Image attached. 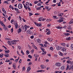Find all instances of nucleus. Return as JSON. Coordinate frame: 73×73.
<instances>
[{
    "label": "nucleus",
    "instance_id": "1",
    "mask_svg": "<svg viewBox=\"0 0 73 73\" xmlns=\"http://www.w3.org/2000/svg\"><path fill=\"white\" fill-rule=\"evenodd\" d=\"M34 24L36 25L37 26V27H41V26H42V25H41V23H38L35 22Z\"/></svg>",
    "mask_w": 73,
    "mask_h": 73
},
{
    "label": "nucleus",
    "instance_id": "2",
    "mask_svg": "<svg viewBox=\"0 0 73 73\" xmlns=\"http://www.w3.org/2000/svg\"><path fill=\"white\" fill-rule=\"evenodd\" d=\"M18 8L20 9H22V8H23V5H22V4H19L18 5Z\"/></svg>",
    "mask_w": 73,
    "mask_h": 73
},
{
    "label": "nucleus",
    "instance_id": "3",
    "mask_svg": "<svg viewBox=\"0 0 73 73\" xmlns=\"http://www.w3.org/2000/svg\"><path fill=\"white\" fill-rule=\"evenodd\" d=\"M55 65L56 66H58L59 67H60V66H61V64L59 62H57L56 63Z\"/></svg>",
    "mask_w": 73,
    "mask_h": 73
},
{
    "label": "nucleus",
    "instance_id": "4",
    "mask_svg": "<svg viewBox=\"0 0 73 73\" xmlns=\"http://www.w3.org/2000/svg\"><path fill=\"white\" fill-rule=\"evenodd\" d=\"M64 21V19L62 18H60V19L58 21L59 23H61V22H62V21Z\"/></svg>",
    "mask_w": 73,
    "mask_h": 73
},
{
    "label": "nucleus",
    "instance_id": "5",
    "mask_svg": "<svg viewBox=\"0 0 73 73\" xmlns=\"http://www.w3.org/2000/svg\"><path fill=\"white\" fill-rule=\"evenodd\" d=\"M0 24H1V25L2 26H3V27H5V25L3 23V21H1V20H0Z\"/></svg>",
    "mask_w": 73,
    "mask_h": 73
},
{
    "label": "nucleus",
    "instance_id": "6",
    "mask_svg": "<svg viewBox=\"0 0 73 73\" xmlns=\"http://www.w3.org/2000/svg\"><path fill=\"white\" fill-rule=\"evenodd\" d=\"M60 49L61 50H62V51H65L66 50V48H64V47H61Z\"/></svg>",
    "mask_w": 73,
    "mask_h": 73
},
{
    "label": "nucleus",
    "instance_id": "7",
    "mask_svg": "<svg viewBox=\"0 0 73 73\" xmlns=\"http://www.w3.org/2000/svg\"><path fill=\"white\" fill-rule=\"evenodd\" d=\"M40 67L42 68V69H44V68H46V66H44V65H40Z\"/></svg>",
    "mask_w": 73,
    "mask_h": 73
},
{
    "label": "nucleus",
    "instance_id": "8",
    "mask_svg": "<svg viewBox=\"0 0 73 73\" xmlns=\"http://www.w3.org/2000/svg\"><path fill=\"white\" fill-rule=\"evenodd\" d=\"M2 11L4 13H5V14H6V13H7V12H6V11H5L4 8H2Z\"/></svg>",
    "mask_w": 73,
    "mask_h": 73
},
{
    "label": "nucleus",
    "instance_id": "9",
    "mask_svg": "<svg viewBox=\"0 0 73 73\" xmlns=\"http://www.w3.org/2000/svg\"><path fill=\"white\" fill-rule=\"evenodd\" d=\"M47 40L48 41H52V40H53V39H52L51 38H47Z\"/></svg>",
    "mask_w": 73,
    "mask_h": 73
},
{
    "label": "nucleus",
    "instance_id": "10",
    "mask_svg": "<svg viewBox=\"0 0 73 73\" xmlns=\"http://www.w3.org/2000/svg\"><path fill=\"white\" fill-rule=\"evenodd\" d=\"M27 33H29V34H30V35L31 34V30H30L27 31Z\"/></svg>",
    "mask_w": 73,
    "mask_h": 73
},
{
    "label": "nucleus",
    "instance_id": "11",
    "mask_svg": "<svg viewBox=\"0 0 73 73\" xmlns=\"http://www.w3.org/2000/svg\"><path fill=\"white\" fill-rule=\"evenodd\" d=\"M31 67H28L27 68V72H29L30 70H31Z\"/></svg>",
    "mask_w": 73,
    "mask_h": 73
},
{
    "label": "nucleus",
    "instance_id": "12",
    "mask_svg": "<svg viewBox=\"0 0 73 73\" xmlns=\"http://www.w3.org/2000/svg\"><path fill=\"white\" fill-rule=\"evenodd\" d=\"M41 40L40 39H37L36 42L38 43H40L41 42Z\"/></svg>",
    "mask_w": 73,
    "mask_h": 73
},
{
    "label": "nucleus",
    "instance_id": "13",
    "mask_svg": "<svg viewBox=\"0 0 73 73\" xmlns=\"http://www.w3.org/2000/svg\"><path fill=\"white\" fill-rule=\"evenodd\" d=\"M64 15V13H60L58 14V16H60V17H62V15Z\"/></svg>",
    "mask_w": 73,
    "mask_h": 73
},
{
    "label": "nucleus",
    "instance_id": "14",
    "mask_svg": "<svg viewBox=\"0 0 73 73\" xmlns=\"http://www.w3.org/2000/svg\"><path fill=\"white\" fill-rule=\"evenodd\" d=\"M21 32V29H19L18 30V33H20Z\"/></svg>",
    "mask_w": 73,
    "mask_h": 73
},
{
    "label": "nucleus",
    "instance_id": "15",
    "mask_svg": "<svg viewBox=\"0 0 73 73\" xmlns=\"http://www.w3.org/2000/svg\"><path fill=\"white\" fill-rule=\"evenodd\" d=\"M36 11H40L41 9V7H38L36 8Z\"/></svg>",
    "mask_w": 73,
    "mask_h": 73
},
{
    "label": "nucleus",
    "instance_id": "16",
    "mask_svg": "<svg viewBox=\"0 0 73 73\" xmlns=\"http://www.w3.org/2000/svg\"><path fill=\"white\" fill-rule=\"evenodd\" d=\"M13 67L14 68V69H16V64L14 63L13 64Z\"/></svg>",
    "mask_w": 73,
    "mask_h": 73
},
{
    "label": "nucleus",
    "instance_id": "17",
    "mask_svg": "<svg viewBox=\"0 0 73 73\" xmlns=\"http://www.w3.org/2000/svg\"><path fill=\"white\" fill-rule=\"evenodd\" d=\"M72 23H73V19H72L71 21H70V22H69V24H72Z\"/></svg>",
    "mask_w": 73,
    "mask_h": 73
},
{
    "label": "nucleus",
    "instance_id": "18",
    "mask_svg": "<svg viewBox=\"0 0 73 73\" xmlns=\"http://www.w3.org/2000/svg\"><path fill=\"white\" fill-rule=\"evenodd\" d=\"M45 72V71L44 70H38L37 71V72Z\"/></svg>",
    "mask_w": 73,
    "mask_h": 73
},
{
    "label": "nucleus",
    "instance_id": "19",
    "mask_svg": "<svg viewBox=\"0 0 73 73\" xmlns=\"http://www.w3.org/2000/svg\"><path fill=\"white\" fill-rule=\"evenodd\" d=\"M51 0H48L46 2V3H45V4H46V5H48V3H49V1H50Z\"/></svg>",
    "mask_w": 73,
    "mask_h": 73
},
{
    "label": "nucleus",
    "instance_id": "20",
    "mask_svg": "<svg viewBox=\"0 0 73 73\" xmlns=\"http://www.w3.org/2000/svg\"><path fill=\"white\" fill-rule=\"evenodd\" d=\"M33 47V48H35V49H37V47L35 46L34 44H33L32 46Z\"/></svg>",
    "mask_w": 73,
    "mask_h": 73
},
{
    "label": "nucleus",
    "instance_id": "21",
    "mask_svg": "<svg viewBox=\"0 0 73 73\" xmlns=\"http://www.w3.org/2000/svg\"><path fill=\"white\" fill-rule=\"evenodd\" d=\"M24 7L25 9H26V10L28 9V6H27L26 5H24Z\"/></svg>",
    "mask_w": 73,
    "mask_h": 73
},
{
    "label": "nucleus",
    "instance_id": "22",
    "mask_svg": "<svg viewBox=\"0 0 73 73\" xmlns=\"http://www.w3.org/2000/svg\"><path fill=\"white\" fill-rule=\"evenodd\" d=\"M59 54L60 56H63V55H64V54L61 52H59Z\"/></svg>",
    "mask_w": 73,
    "mask_h": 73
},
{
    "label": "nucleus",
    "instance_id": "23",
    "mask_svg": "<svg viewBox=\"0 0 73 73\" xmlns=\"http://www.w3.org/2000/svg\"><path fill=\"white\" fill-rule=\"evenodd\" d=\"M66 40H68V41L69 40H71V38H70V37H68L67 38H66Z\"/></svg>",
    "mask_w": 73,
    "mask_h": 73
},
{
    "label": "nucleus",
    "instance_id": "24",
    "mask_svg": "<svg viewBox=\"0 0 73 73\" xmlns=\"http://www.w3.org/2000/svg\"><path fill=\"white\" fill-rule=\"evenodd\" d=\"M11 42H10L9 41H8V42L7 43L9 45L11 46V45H12V44H11Z\"/></svg>",
    "mask_w": 73,
    "mask_h": 73
},
{
    "label": "nucleus",
    "instance_id": "25",
    "mask_svg": "<svg viewBox=\"0 0 73 73\" xmlns=\"http://www.w3.org/2000/svg\"><path fill=\"white\" fill-rule=\"evenodd\" d=\"M42 18L40 17L38 19V21H41L42 20Z\"/></svg>",
    "mask_w": 73,
    "mask_h": 73
},
{
    "label": "nucleus",
    "instance_id": "26",
    "mask_svg": "<svg viewBox=\"0 0 73 73\" xmlns=\"http://www.w3.org/2000/svg\"><path fill=\"white\" fill-rule=\"evenodd\" d=\"M15 28H17L19 27V25L17 24V23H16L15 25Z\"/></svg>",
    "mask_w": 73,
    "mask_h": 73
},
{
    "label": "nucleus",
    "instance_id": "27",
    "mask_svg": "<svg viewBox=\"0 0 73 73\" xmlns=\"http://www.w3.org/2000/svg\"><path fill=\"white\" fill-rule=\"evenodd\" d=\"M3 56H4V54H0V57L1 58H2L3 57Z\"/></svg>",
    "mask_w": 73,
    "mask_h": 73
},
{
    "label": "nucleus",
    "instance_id": "28",
    "mask_svg": "<svg viewBox=\"0 0 73 73\" xmlns=\"http://www.w3.org/2000/svg\"><path fill=\"white\" fill-rule=\"evenodd\" d=\"M33 15V13L30 12L29 13V16H30L31 17V16Z\"/></svg>",
    "mask_w": 73,
    "mask_h": 73
},
{
    "label": "nucleus",
    "instance_id": "29",
    "mask_svg": "<svg viewBox=\"0 0 73 73\" xmlns=\"http://www.w3.org/2000/svg\"><path fill=\"white\" fill-rule=\"evenodd\" d=\"M66 66H67V67L66 68V70H68V68H69V65H68V64H67Z\"/></svg>",
    "mask_w": 73,
    "mask_h": 73
},
{
    "label": "nucleus",
    "instance_id": "30",
    "mask_svg": "<svg viewBox=\"0 0 73 73\" xmlns=\"http://www.w3.org/2000/svg\"><path fill=\"white\" fill-rule=\"evenodd\" d=\"M64 68L65 67L64 66H62L61 68V70H64Z\"/></svg>",
    "mask_w": 73,
    "mask_h": 73
},
{
    "label": "nucleus",
    "instance_id": "31",
    "mask_svg": "<svg viewBox=\"0 0 73 73\" xmlns=\"http://www.w3.org/2000/svg\"><path fill=\"white\" fill-rule=\"evenodd\" d=\"M73 69V67L72 66L70 67L69 68H68L69 70H70V69Z\"/></svg>",
    "mask_w": 73,
    "mask_h": 73
},
{
    "label": "nucleus",
    "instance_id": "32",
    "mask_svg": "<svg viewBox=\"0 0 73 73\" xmlns=\"http://www.w3.org/2000/svg\"><path fill=\"white\" fill-rule=\"evenodd\" d=\"M65 36H69L70 35V34L68 33H65Z\"/></svg>",
    "mask_w": 73,
    "mask_h": 73
},
{
    "label": "nucleus",
    "instance_id": "33",
    "mask_svg": "<svg viewBox=\"0 0 73 73\" xmlns=\"http://www.w3.org/2000/svg\"><path fill=\"white\" fill-rule=\"evenodd\" d=\"M41 5H42L41 3H39L37 4V5L40 7V6H41Z\"/></svg>",
    "mask_w": 73,
    "mask_h": 73
},
{
    "label": "nucleus",
    "instance_id": "34",
    "mask_svg": "<svg viewBox=\"0 0 73 73\" xmlns=\"http://www.w3.org/2000/svg\"><path fill=\"white\" fill-rule=\"evenodd\" d=\"M34 3L35 4H36L38 3V1H35Z\"/></svg>",
    "mask_w": 73,
    "mask_h": 73
},
{
    "label": "nucleus",
    "instance_id": "35",
    "mask_svg": "<svg viewBox=\"0 0 73 73\" xmlns=\"http://www.w3.org/2000/svg\"><path fill=\"white\" fill-rule=\"evenodd\" d=\"M29 3L28 2H26V6H28V5H29Z\"/></svg>",
    "mask_w": 73,
    "mask_h": 73
},
{
    "label": "nucleus",
    "instance_id": "36",
    "mask_svg": "<svg viewBox=\"0 0 73 73\" xmlns=\"http://www.w3.org/2000/svg\"><path fill=\"white\" fill-rule=\"evenodd\" d=\"M71 49L72 50H73V44H71Z\"/></svg>",
    "mask_w": 73,
    "mask_h": 73
},
{
    "label": "nucleus",
    "instance_id": "37",
    "mask_svg": "<svg viewBox=\"0 0 73 73\" xmlns=\"http://www.w3.org/2000/svg\"><path fill=\"white\" fill-rule=\"evenodd\" d=\"M5 53H9V50H5Z\"/></svg>",
    "mask_w": 73,
    "mask_h": 73
},
{
    "label": "nucleus",
    "instance_id": "38",
    "mask_svg": "<svg viewBox=\"0 0 73 73\" xmlns=\"http://www.w3.org/2000/svg\"><path fill=\"white\" fill-rule=\"evenodd\" d=\"M50 31H48L46 33V34L48 35H50Z\"/></svg>",
    "mask_w": 73,
    "mask_h": 73
},
{
    "label": "nucleus",
    "instance_id": "39",
    "mask_svg": "<svg viewBox=\"0 0 73 73\" xmlns=\"http://www.w3.org/2000/svg\"><path fill=\"white\" fill-rule=\"evenodd\" d=\"M28 9L29 11H31V8H30V7H29V5H28Z\"/></svg>",
    "mask_w": 73,
    "mask_h": 73
},
{
    "label": "nucleus",
    "instance_id": "40",
    "mask_svg": "<svg viewBox=\"0 0 73 73\" xmlns=\"http://www.w3.org/2000/svg\"><path fill=\"white\" fill-rule=\"evenodd\" d=\"M61 45L62 46H65L66 44H65V43H62L61 44Z\"/></svg>",
    "mask_w": 73,
    "mask_h": 73
},
{
    "label": "nucleus",
    "instance_id": "41",
    "mask_svg": "<svg viewBox=\"0 0 73 73\" xmlns=\"http://www.w3.org/2000/svg\"><path fill=\"white\" fill-rule=\"evenodd\" d=\"M71 62L70 60H68L67 61V64H70Z\"/></svg>",
    "mask_w": 73,
    "mask_h": 73
},
{
    "label": "nucleus",
    "instance_id": "42",
    "mask_svg": "<svg viewBox=\"0 0 73 73\" xmlns=\"http://www.w3.org/2000/svg\"><path fill=\"white\" fill-rule=\"evenodd\" d=\"M37 57H38V56H36V57L35 58V61H37Z\"/></svg>",
    "mask_w": 73,
    "mask_h": 73
},
{
    "label": "nucleus",
    "instance_id": "43",
    "mask_svg": "<svg viewBox=\"0 0 73 73\" xmlns=\"http://www.w3.org/2000/svg\"><path fill=\"white\" fill-rule=\"evenodd\" d=\"M44 43L45 44H47V45H49V43H48V42L46 41Z\"/></svg>",
    "mask_w": 73,
    "mask_h": 73
},
{
    "label": "nucleus",
    "instance_id": "44",
    "mask_svg": "<svg viewBox=\"0 0 73 73\" xmlns=\"http://www.w3.org/2000/svg\"><path fill=\"white\" fill-rule=\"evenodd\" d=\"M60 4H61V2H59L58 3V6H59V7L61 6V5Z\"/></svg>",
    "mask_w": 73,
    "mask_h": 73
},
{
    "label": "nucleus",
    "instance_id": "45",
    "mask_svg": "<svg viewBox=\"0 0 73 73\" xmlns=\"http://www.w3.org/2000/svg\"><path fill=\"white\" fill-rule=\"evenodd\" d=\"M21 53H22L23 55H24V53L23 52V50H21Z\"/></svg>",
    "mask_w": 73,
    "mask_h": 73
},
{
    "label": "nucleus",
    "instance_id": "46",
    "mask_svg": "<svg viewBox=\"0 0 73 73\" xmlns=\"http://www.w3.org/2000/svg\"><path fill=\"white\" fill-rule=\"evenodd\" d=\"M19 19L21 21H21H22V20L21 19V17L20 16H19Z\"/></svg>",
    "mask_w": 73,
    "mask_h": 73
},
{
    "label": "nucleus",
    "instance_id": "47",
    "mask_svg": "<svg viewBox=\"0 0 73 73\" xmlns=\"http://www.w3.org/2000/svg\"><path fill=\"white\" fill-rule=\"evenodd\" d=\"M28 57H29V58H32V56H31V55H28Z\"/></svg>",
    "mask_w": 73,
    "mask_h": 73
},
{
    "label": "nucleus",
    "instance_id": "48",
    "mask_svg": "<svg viewBox=\"0 0 73 73\" xmlns=\"http://www.w3.org/2000/svg\"><path fill=\"white\" fill-rule=\"evenodd\" d=\"M25 28H29V26H27V25H25Z\"/></svg>",
    "mask_w": 73,
    "mask_h": 73
},
{
    "label": "nucleus",
    "instance_id": "49",
    "mask_svg": "<svg viewBox=\"0 0 73 73\" xmlns=\"http://www.w3.org/2000/svg\"><path fill=\"white\" fill-rule=\"evenodd\" d=\"M46 21H51V20H50V19H47L46 20Z\"/></svg>",
    "mask_w": 73,
    "mask_h": 73
},
{
    "label": "nucleus",
    "instance_id": "50",
    "mask_svg": "<svg viewBox=\"0 0 73 73\" xmlns=\"http://www.w3.org/2000/svg\"><path fill=\"white\" fill-rule=\"evenodd\" d=\"M3 29L5 30V31H6L7 30V29L8 28H3Z\"/></svg>",
    "mask_w": 73,
    "mask_h": 73
},
{
    "label": "nucleus",
    "instance_id": "51",
    "mask_svg": "<svg viewBox=\"0 0 73 73\" xmlns=\"http://www.w3.org/2000/svg\"><path fill=\"white\" fill-rule=\"evenodd\" d=\"M3 3H8V1H4V2H3Z\"/></svg>",
    "mask_w": 73,
    "mask_h": 73
},
{
    "label": "nucleus",
    "instance_id": "52",
    "mask_svg": "<svg viewBox=\"0 0 73 73\" xmlns=\"http://www.w3.org/2000/svg\"><path fill=\"white\" fill-rule=\"evenodd\" d=\"M41 49L43 51V52H44V51H45V50L44 49V48H41Z\"/></svg>",
    "mask_w": 73,
    "mask_h": 73
},
{
    "label": "nucleus",
    "instance_id": "53",
    "mask_svg": "<svg viewBox=\"0 0 73 73\" xmlns=\"http://www.w3.org/2000/svg\"><path fill=\"white\" fill-rule=\"evenodd\" d=\"M17 23H18L16 21H14V25L16 24Z\"/></svg>",
    "mask_w": 73,
    "mask_h": 73
},
{
    "label": "nucleus",
    "instance_id": "54",
    "mask_svg": "<svg viewBox=\"0 0 73 73\" xmlns=\"http://www.w3.org/2000/svg\"><path fill=\"white\" fill-rule=\"evenodd\" d=\"M30 38H31L32 39H33V38H34V36H31L30 37Z\"/></svg>",
    "mask_w": 73,
    "mask_h": 73
},
{
    "label": "nucleus",
    "instance_id": "55",
    "mask_svg": "<svg viewBox=\"0 0 73 73\" xmlns=\"http://www.w3.org/2000/svg\"><path fill=\"white\" fill-rule=\"evenodd\" d=\"M48 8H49V7L48 6H46L45 7V8L46 9H48Z\"/></svg>",
    "mask_w": 73,
    "mask_h": 73
},
{
    "label": "nucleus",
    "instance_id": "56",
    "mask_svg": "<svg viewBox=\"0 0 73 73\" xmlns=\"http://www.w3.org/2000/svg\"><path fill=\"white\" fill-rule=\"evenodd\" d=\"M14 9H15V11H19V9H17L16 8H15Z\"/></svg>",
    "mask_w": 73,
    "mask_h": 73
},
{
    "label": "nucleus",
    "instance_id": "57",
    "mask_svg": "<svg viewBox=\"0 0 73 73\" xmlns=\"http://www.w3.org/2000/svg\"><path fill=\"white\" fill-rule=\"evenodd\" d=\"M13 21H14V20L12 19L11 21V23H13Z\"/></svg>",
    "mask_w": 73,
    "mask_h": 73
},
{
    "label": "nucleus",
    "instance_id": "58",
    "mask_svg": "<svg viewBox=\"0 0 73 73\" xmlns=\"http://www.w3.org/2000/svg\"><path fill=\"white\" fill-rule=\"evenodd\" d=\"M59 72H60V71H55L54 73H58Z\"/></svg>",
    "mask_w": 73,
    "mask_h": 73
},
{
    "label": "nucleus",
    "instance_id": "59",
    "mask_svg": "<svg viewBox=\"0 0 73 73\" xmlns=\"http://www.w3.org/2000/svg\"><path fill=\"white\" fill-rule=\"evenodd\" d=\"M56 16H53V18H54V19H56L57 18Z\"/></svg>",
    "mask_w": 73,
    "mask_h": 73
},
{
    "label": "nucleus",
    "instance_id": "60",
    "mask_svg": "<svg viewBox=\"0 0 73 73\" xmlns=\"http://www.w3.org/2000/svg\"><path fill=\"white\" fill-rule=\"evenodd\" d=\"M23 71L25 70V66H24V67H23Z\"/></svg>",
    "mask_w": 73,
    "mask_h": 73
},
{
    "label": "nucleus",
    "instance_id": "61",
    "mask_svg": "<svg viewBox=\"0 0 73 73\" xmlns=\"http://www.w3.org/2000/svg\"><path fill=\"white\" fill-rule=\"evenodd\" d=\"M11 17H9L8 18V20L9 21H10V19H11Z\"/></svg>",
    "mask_w": 73,
    "mask_h": 73
},
{
    "label": "nucleus",
    "instance_id": "62",
    "mask_svg": "<svg viewBox=\"0 0 73 73\" xmlns=\"http://www.w3.org/2000/svg\"><path fill=\"white\" fill-rule=\"evenodd\" d=\"M56 49L57 50H59L60 49V47H59V46H58L56 48Z\"/></svg>",
    "mask_w": 73,
    "mask_h": 73
},
{
    "label": "nucleus",
    "instance_id": "63",
    "mask_svg": "<svg viewBox=\"0 0 73 73\" xmlns=\"http://www.w3.org/2000/svg\"><path fill=\"white\" fill-rule=\"evenodd\" d=\"M50 50H53V49H54L52 47H51L50 48Z\"/></svg>",
    "mask_w": 73,
    "mask_h": 73
},
{
    "label": "nucleus",
    "instance_id": "64",
    "mask_svg": "<svg viewBox=\"0 0 73 73\" xmlns=\"http://www.w3.org/2000/svg\"><path fill=\"white\" fill-rule=\"evenodd\" d=\"M47 27H50V24H48L47 25Z\"/></svg>",
    "mask_w": 73,
    "mask_h": 73
}]
</instances>
